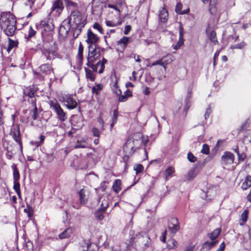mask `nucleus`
<instances>
[{
  "label": "nucleus",
  "instance_id": "nucleus-43",
  "mask_svg": "<svg viewBox=\"0 0 251 251\" xmlns=\"http://www.w3.org/2000/svg\"><path fill=\"white\" fill-rule=\"evenodd\" d=\"M244 242H248L251 241V234L250 232V228L248 227L246 232L243 235Z\"/></svg>",
  "mask_w": 251,
  "mask_h": 251
},
{
  "label": "nucleus",
  "instance_id": "nucleus-1",
  "mask_svg": "<svg viewBox=\"0 0 251 251\" xmlns=\"http://www.w3.org/2000/svg\"><path fill=\"white\" fill-rule=\"evenodd\" d=\"M0 26L7 36H13L17 28L15 16L9 12L1 13L0 15Z\"/></svg>",
  "mask_w": 251,
  "mask_h": 251
},
{
  "label": "nucleus",
  "instance_id": "nucleus-59",
  "mask_svg": "<svg viewBox=\"0 0 251 251\" xmlns=\"http://www.w3.org/2000/svg\"><path fill=\"white\" fill-rule=\"evenodd\" d=\"M183 28L181 24H180V26L179 28V38L183 39Z\"/></svg>",
  "mask_w": 251,
  "mask_h": 251
},
{
  "label": "nucleus",
  "instance_id": "nucleus-27",
  "mask_svg": "<svg viewBox=\"0 0 251 251\" xmlns=\"http://www.w3.org/2000/svg\"><path fill=\"white\" fill-rule=\"evenodd\" d=\"M159 16L160 21L164 23H165L168 16L167 10L165 8H162L159 11Z\"/></svg>",
  "mask_w": 251,
  "mask_h": 251
},
{
  "label": "nucleus",
  "instance_id": "nucleus-11",
  "mask_svg": "<svg viewBox=\"0 0 251 251\" xmlns=\"http://www.w3.org/2000/svg\"><path fill=\"white\" fill-rule=\"evenodd\" d=\"M40 27L45 31H51L54 29V26L52 22L50 20H43L40 22Z\"/></svg>",
  "mask_w": 251,
  "mask_h": 251
},
{
  "label": "nucleus",
  "instance_id": "nucleus-17",
  "mask_svg": "<svg viewBox=\"0 0 251 251\" xmlns=\"http://www.w3.org/2000/svg\"><path fill=\"white\" fill-rule=\"evenodd\" d=\"M31 106L30 108L32 109L30 110V115L33 120H36L38 119L39 114L38 113V109L35 102V100L32 99L30 100Z\"/></svg>",
  "mask_w": 251,
  "mask_h": 251
},
{
  "label": "nucleus",
  "instance_id": "nucleus-5",
  "mask_svg": "<svg viewBox=\"0 0 251 251\" xmlns=\"http://www.w3.org/2000/svg\"><path fill=\"white\" fill-rule=\"evenodd\" d=\"M72 25H85V23L81 13L79 10L72 12L68 21Z\"/></svg>",
  "mask_w": 251,
  "mask_h": 251
},
{
  "label": "nucleus",
  "instance_id": "nucleus-10",
  "mask_svg": "<svg viewBox=\"0 0 251 251\" xmlns=\"http://www.w3.org/2000/svg\"><path fill=\"white\" fill-rule=\"evenodd\" d=\"M168 228L171 231L173 235L179 229V226L177 220L176 218H172L168 224Z\"/></svg>",
  "mask_w": 251,
  "mask_h": 251
},
{
  "label": "nucleus",
  "instance_id": "nucleus-24",
  "mask_svg": "<svg viewBox=\"0 0 251 251\" xmlns=\"http://www.w3.org/2000/svg\"><path fill=\"white\" fill-rule=\"evenodd\" d=\"M204 3H206L210 1L209 11L212 14H214L216 11V0H201Z\"/></svg>",
  "mask_w": 251,
  "mask_h": 251
},
{
  "label": "nucleus",
  "instance_id": "nucleus-48",
  "mask_svg": "<svg viewBox=\"0 0 251 251\" xmlns=\"http://www.w3.org/2000/svg\"><path fill=\"white\" fill-rule=\"evenodd\" d=\"M187 158L188 160L191 162L194 163L197 161V157L195 156L193 153L191 152H189L187 154Z\"/></svg>",
  "mask_w": 251,
  "mask_h": 251
},
{
  "label": "nucleus",
  "instance_id": "nucleus-33",
  "mask_svg": "<svg viewBox=\"0 0 251 251\" xmlns=\"http://www.w3.org/2000/svg\"><path fill=\"white\" fill-rule=\"evenodd\" d=\"M121 181L120 179H116L113 184L112 187L114 192L116 193L119 192L121 190Z\"/></svg>",
  "mask_w": 251,
  "mask_h": 251
},
{
  "label": "nucleus",
  "instance_id": "nucleus-6",
  "mask_svg": "<svg viewBox=\"0 0 251 251\" xmlns=\"http://www.w3.org/2000/svg\"><path fill=\"white\" fill-rule=\"evenodd\" d=\"M10 135L12 136L14 141L18 143L20 147L22 148V135L20 132V125L19 124H16L12 126L10 130Z\"/></svg>",
  "mask_w": 251,
  "mask_h": 251
},
{
  "label": "nucleus",
  "instance_id": "nucleus-8",
  "mask_svg": "<svg viewBox=\"0 0 251 251\" xmlns=\"http://www.w3.org/2000/svg\"><path fill=\"white\" fill-rule=\"evenodd\" d=\"M134 141L128 140L126 141L123 147V151L127 156H131L135 151L134 149Z\"/></svg>",
  "mask_w": 251,
  "mask_h": 251
},
{
  "label": "nucleus",
  "instance_id": "nucleus-13",
  "mask_svg": "<svg viewBox=\"0 0 251 251\" xmlns=\"http://www.w3.org/2000/svg\"><path fill=\"white\" fill-rule=\"evenodd\" d=\"M99 38L98 36L94 34L90 29L87 32V39L86 42L89 45L96 44L98 42Z\"/></svg>",
  "mask_w": 251,
  "mask_h": 251
},
{
  "label": "nucleus",
  "instance_id": "nucleus-62",
  "mask_svg": "<svg viewBox=\"0 0 251 251\" xmlns=\"http://www.w3.org/2000/svg\"><path fill=\"white\" fill-rule=\"evenodd\" d=\"M211 108L210 106H209L206 109L205 113V119H206L208 117H209L210 113H211Z\"/></svg>",
  "mask_w": 251,
  "mask_h": 251
},
{
  "label": "nucleus",
  "instance_id": "nucleus-22",
  "mask_svg": "<svg viewBox=\"0 0 251 251\" xmlns=\"http://www.w3.org/2000/svg\"><path fill=\"white\" fill-rule=\"evenodd\" d=\"M73 233V229L72 227H69L65 229L62 232L58 235L60 239H64L71 237Z\"/></svg>",
  "mask_w": 251,
  "mask_h": 251
},
{
  "label": "nucleus",
  "instance_id": "nucleus-41",
  "mask_svg": "<svg viewBox=\"0 0 251 251\" xmlns=\"http://www.w3.org/2000/svg\"><path fill=\"white\" fill-rule=\"evenodd\" d=\"M105 24L107 26L109 27H114L122 24L121 21H118L115 22L112 21L106 20L105 21Z\"/></svg>",
  "mask_w": 251,
  "mask_h": 251
},
{
  "label": "nucleus",
  "instance_id": "nucleus-47",
  "mask_svg": "<svg viewBox=\"0 0 251 251\" xmlns=\"http://www.w3.org/2000/svg\"><path fill=\"white\" fill-rule=\"evenodd\" d=\"M134 170L136 172V174L141 173L144 169V167L141 164H136L133 167Z\"/></svg>",
  "mask_w": 251,
  "mask_h": 251
},
{
  "label": "nucleus",
  "instance_id": "nucleus-53",
  "mask_svg": "<svg viewBox=\"0 0 251 251\" xmlns=\"http://www.w3.org/2000/svg\"><path fill=\"white\" fill-rule=\"evenodd\" d=\"M18 43L17 42L12 40L11 39H9V47L8 50H11L14 47H17Z\"/></svg>",
  "mask_w": 251,
  "mask_h": 251
},
{
  "label": "nucleus",
  "instance_id": "nucleus-35",
  "mask_svg": "<svg viewBox=\"0 0 251 251\" xmlns=\"http://www.w3.org/2000/svg\"><path fill=\"white\" fill-rule=\"evenodd\" d=\"M103 88V85L101 84H98L95 86L92 87V91L93 94L98 95Z\"/></svg>",
  "mask_w": 251,
  "mask_h": 251
},
{
  "label": "nucleus",
  "instance_id": "nucleus-40",
  "mask_svg": "<svg viewBox=\"0 0 251 251\" xmlns=\"http://www.w3.org/2000/svg\"><path fill=\"white\" fill-rule=\"evenodd\" d=\"M86 76L87 79L93 81L95 80V76L93 73L90 70L85 68Z\"/></svg>",
  "mask_w": 251,
  "mask_h": 251
},
{
  "label": "nucleus",
  "instance_id": "nucleus-28",
  "mask_svg": "<svg viewBox=\"0 0 251 251\" xmlns=\"http://www.w3.org/2000/svg\"><path fill=\"white\" fill-rule=\"evenodd\" d=\"M251 186V176H247L245 181L242 184V189L244 190H247Z\"/></svg>",
  "mask_w": 251,
  "mask_h": 251
},
{
  "label": "nucleus",
  "instance_id": "nucleus-38",
  "mask_svg": "<svg viewBox=\"0 0 251 251\" xmlns=\"http://www.w3.org/2000/svg\"><path fill=\"white\" fill-rule=\"evenodd\" d=\"M24 212L27 214V216L30 218L32 216L33 214V209L31 206L29 204H26V207L24 209Z\"/></svg>",
  "mask_w": 251,
  "mask_h": 251
},
{
  "label": "nucleus",
  "instance_id": "nucleus-56",
  "mask_svg": "<svg viewBox=\"0 0 251 251\" xmlns=\"http://www.w3.org/2000/svg\"><path fill=\"white\" fill-rule=\"evenodd\" d=\"M25 4L26 5H29L30 8H32L34 5L35 0H24Z\"/></svg>",
  "mask_w": 251,
  "mask_h": 251
},
{
  "label": "nucleus",
  "instance_id": "nucleus-25",
  "mask_svg": "<svg viewBox=\"0 0 251 251\" xmlns=\"http://www.w3.org/2000/svg\"><path fill=\"white\" fill-rule=\"evenodd\" d=\"M84 25H72L71 31L73 33V36L76 38L81 33V29Z\"/></svg>",
  "mask_w": 251,
  "mask_h": 251
},
{
  "label": "nucleus",
  "instance_id": "nucleus-60",
  "mask_svg": "<svg viewBox=\"0 0 251 251\" xmlns=\"http://www.w3.org/2000/svg\"><path fill=\"white\" fill-rule=\"evenodd\" d=\"M167 230H165L162 233V235L161 236H160V240L163 242V243H165L166 242V234H167Z\"/></svg>",
  "mask_w": 251,
  "mask_h": 251
},
{
  "label": "nucleus",
  "instance_id": "nucleus-21",
  "mask_svg": "<svg viewBox=\"0 0 251 251\" xmlns=\"http://www.w3.org/2000/svg\"><path fill=\"white\" fill-rule=\"evenodd\" d=\"M65 5L67 8L72 12L78 10V4L72 0H65Z\"/></svg>",
  "mask_w": 251,
  "mask_h": 251
},
{
  "label": "nucleus",
  "instance_id": "nucleus-12",
  "mask_svg": "<svg viewBox=\"0 0 251 251\" xmlns=\"http://www.w3.org/2000/svg\"><path fill=\"white\" fill-rule=\"evenodd\" d=\"M222 161L224 164H232L234 160V156L233 153L229 151H226L221 157Z\"/></svg>",
  "mask_w": 251,
  "mask_h": 251
},
{
  "label": "nucleus",
  "instance_id": "nucleus-36",
  "mask_svg": "<svg viewBox=\"0 0 251 251\" xmlns=\"http://www.w3.org/2000/svg\"><path fill=\"white\" fill-rule=\"evenodd\" d=\"M248 211L247 210H244L241 216L240 225H243L245 222H246L248 219Z\"/></svg>",
  "mask_w": 251,
  "mask_h": 251
},
{
  "label": "nucleus",
  "instance_id": "nucleus-64",
  "mask_svg": "<svg viewBox=\"0 0 251 251\" xmlns=\"http://www.w3.org/2000/svg\"><path fill=\"white\" fill-rule=\"evenodd\" d=\"M131 27L129 25H126L125 28L124 33L125 35H127L129 31L131 30Z\"/></svg>",
  "mask_w": 251,
  "mask_h": 251
},
{
  "label": "nucleus",
  "instance_id": "nucleus-49",
  "mask_svg": "<svg viewBox=\"0 0 251 251\" xmlns=\"http://www.w3.org/2000/svg\"><path fill=\"white\" fill-rule=\"evenodd\" d=\"M184 43V39L179 38L178 41L176 43V45L174 46V49L176 50L179 49Z\"/></svg>",
  "mask_w": 251,
  "mask_h": 251
},
{
  "label": "nucleus",
  "instance_id": "nucleus-26",
  "mask_svg": "<svg viewBox=\"0 0 251 251\" xmlns=\"http://www.w3.org/2000/svg\"><path fill=\"white\" fill-rule=\"evenodd\" d=\"M88 192L84 189H81L79 192V199L81 204L85 203L88 200Z\"/></svg>",
  "mask_w": 251,
  "mask_h": 251
},
{
  "label": "nucleus",
  "instance_id": "nucleus-23",
  "mask_svg": "<svg viewBox=\"0 0 251 251\" xmlns=\"http://www.w3.org/2000/svg\"><path fill=\"white\" fill-rule=\"evenodd\" d=\"M174 59V56L170 54H169L168 55H167L166 56L162 57L161 58V60H162V66L165 69H166V66L171 63Z\"/></svg>",
  "mask_w": 251,
  "mask_h": 251
},
{
  "label": "nucleus",
  "instance_id": "nucleus-4",
  "mask_svg": "<svg viewBox=\"0 0 251 251\" xmlns=\"http://www.w3.org/2000/svg\"><path fill=\"white\" fill-rule=\"evenodd\" d=\"M50 108L56 115L57 118L61 122H64L67 119L66 113L64 111L60 104L56 100H50L49 101Z\"/></svg>",
  "mask_w": 251,
  "mask_h": 251
},
{
  "label": "nucleus",
  "instance_id": "nucleus-52",
  "mask_svg": "<svg viewBox=\"0 0 251 251\" xmlns=\"http://www.w3.org/2000/svg\"><path fill=\"white\" fill-rule=\"evenodd\" d=\"M201 152L205 154H208L209 153V146L206 144H203L201 150Z\"/></svg>",
  "mask_w": 251,
  "mask_h": 251
},
{
  "label": "nucleus",
  "instance_id": "nucleus-34",
  "mask_svg": "<svg viewBox=\"0 0 251 251\" xmlns=\"http://www.w3.org/2000/svg\"><path fill=\"white\" fill-rule=\"evenodd\" d=\"M175 173V169L172 167H168L165 171L164 173V176L165 179L167 180L168 177H171L173 174Z\"/></svg>",
  "mask_w": 251,
  "mask_h": 251
},
{
  "label": "nucleus",
  "instance_id": "nucleus-63",
  "mask_svg": "<svg viewBox=\"0 0 251 251\" xmlns=\"http://www.w3.org/2000/svg\"><path fill=\"white\" fill-rule=\"evenodd\" d=\"M239 160L241 161H243L246 157V155L244 153H239L238 155Z\"/></svg>",
  "mask_w": 251,
  "mask_h": 251
},
{
  "label": "nucleus",
  "instance_id": "nucleus-44",
  "mask_svg": "<svg viewBox=\"0 0 251 251\" xmlns=\"http://www.w3.org/2000/svg\"><path fill=\"white\" fill-rule=\"evenodd\" d=\"M108 202L107 199H103L101 201L100 204V210H101L102 212H104L106 209L108 207Z\"/></svg>",
  "mask_w": 251,
  "mask_h": 251
},
{
  "label": "nucleus",
  "instance_id": "nucleus-46",
  "mask_svg": "<svg viewBox=\"0 0 251 251\" xmlns=\"http://www.w3.org/2000/svg\"><path fill=\"white\" fill-rule=\"evenodd\" d=\"M20 185L18 181H14L13 188L18 195L19 197H20Z\"/></svg>",
  "mask_w": 251,
  "mask_h": 251
},
{
  "label": "nucleus",
  "instance_id": "nucleus-31",
  "mask_svg": "<svg viewBox=\"0 0 251 251\" xmlns=\"http://www.w3.org/2000/svg\"><path fill=\"white\" fill-rule=\"evenodd\" d=\"M83 46L82 45L81 43H80L78 49V53L77 55V58L78 60V62L80 64H82L83 60Z\"/></svg>",
  "mask_w": 251,
  "mask_h": 251
},
{
  "label": "nucleus",
  "instance_id": "nucleus-57",
  "mask_svg": "<svg viewBox=\"0 0 251 251\" xmlns=\"http://www.w3.org/2000/svg\"><path fill=\"white\" fill-rule=\"evenodd\" d=\"M245 46V43L244 42H242L236 45H233L231 47V49H241L243 48Z\"/></svg>",
  "mask_w": 251,
  "mask_h": 251
},
{
  "label": "nucleus",
  "instance_id": "nucleus-18",
  "mask_svg": "<svg viewBox=\"0 0 251 251\" xmlns=\"http://www.w3.org/2000/svg\"><path fill=\"white\" fill-rule=\"evenodd\" d=\"M107 61L104 58L102 59V61H100L97 62V64L94 65L93 64V66L95 67V68H94L93 67H91L94 71L97 72L98 71L99 73L101 74L103 73V70L104 69V64L105 63H107Z\"/></svg>",
  "mask_w": 251,
  "mask_h": 251
},
{
  "label": "nucleus",
  "instance_id": "nucleus-2",
  "mask_svg": "<svg viewBox=\"0 0 251 251\" xmlns=\"http://www.w3.org/2000/svg\"><path fill=\"white\" fill-rule=\"evenodd\" d=\"M132 245L137 251H144L150 245L151 240L148 235L144 232L136 234L132 238Z\"/></svg>",
  "mask_w": 251,
  "mask_h": 251
},
{
  "label": "nucleus",
  "instance_id": "nucleus-51",
  "mask_svg": "<svg viewBox=\"0 0 251 251\" xmlns=\"http://www.w3.org/2000/svg\"><path fill=\"white\" fill-rule=\"evenodd\" d=\"M101 210L99 209L95 214L96 218L99 220H102L103 219L104 216L102 213Z\"/></svg>",
  "mask_w": 251,
  "mask_h": 251
},
{
  "label": "nucleus",
  "instance_id": "nucleus-14",
  "mask_svg": "<svg viewBox=\"0 0 251 251\" xmlns=\"http://www.w3.org/2000/svg\"><path fill=\"white\" fill-rule=\"evenodd\" d=\"M39 69L40 72L45 75H49L51 74H53V69L50 64H44L41 65L39 67Z\"/></svg>",
  "mask_w": 251,
  "mask_h": 251
},
{
  "label": "nucleus",
  "instance_id": "nucleus-19",
  "mask_svg": "<svg viewBox=\"0 0 251 251\" xmlns=\"http://www.w3.org/2000/svg\"><path fill=\"white\" fill-rule=\"evenodd\" d=\"M42 54L48 60L54 59L57 56L55 51L50 50H44L42 51Z\"/></svg>",
  "mask_w": 251,
  "mask_h": 251
},
{
  "label": "nucleus",
  "instance_id": "nucleus-42",
  "mask_svg": "<svg viewBox=\"0 0 251 251\" xmlns=\"http://www.w3.org/2000/svg\"><path fill=\"white\" fill-rule=\"evenodd\" d=\"M191 98V90H188V93L185 100L186 106L185 109L187 110L190 106V100Z\"/></svg>",
  "mask_w": 251,
  "mask_h": 251
},
{
  "label": "nucleus",
  "instance_id": "nucleus-29",
  "mask_svg": "<svg viewBox=\"0 0 251 251\" xmlns=\"http://www.w3.org/2000/svg\"><path fill=\"white\" fill-rule=\"evenodd\" d=\"M177 242L174 239H171L168 240L167 246L168 250L164 249L162 251H168V250L173 249L177 247Z\"/></svg>",
  "mask_w": 251,
  "mask_h": 251
},
{
  "label": "nucleus",
  "instance_id": "nucleus-45",
  "mask_svg": "<svg viewBox=\"0 0 251 251\" xmlns=\"http://www.w3.org/2000/svg\"><path fill=\"white\" fill-rule=\"evenodd\" d=\"M112 89L113 92L115 93L117 96H120L122 94V92L118 86V83L117 81H116L113 84Z\"/></svg>",
  "mask_w": 251,
  "mask_h": 251
},
{
  "label": "nucleus",
  "instance_id": "nucleus-54",
  "mask_svg": "<svg viewBox=\"0 0 251 251\" xmlns=\"http://www.w3.org/2000/svg\"><path fill=\"white\" fill-rule=\"evenodd\" d=\"M250 125V121L249 119H247L244 123H243L241 126V129L243 130L246 129L248 127H249Z\"/></svg>",
  "mask_w": 251,
  "mask_h": 251
},
{
  "label": "nucleus",
  "instance_id": "nucleus-58",
  "mask_svg": "<svg viewBox=\"0 0 251 251\" xmlns=\"http://www.w3.org/2000/svg\"><path fill=\"white\" fill-rule=\"evenodd\" d=\"M86 143L85 142H81V143H77L75 145V149H78V148H86Z\"/></svg>",
  "mask_w": 251,
  "mask_h": 251
},
{
  "label": "nucleus",
  "instance_id": "nucleus-30",
  "mask_svg": "<svg viewBox=\"0 0 251 251\" xmlns=\"http://www.w3.org/2000/svg\"><path fill=\"white\" fill-rule=\"evenodd\" d=\"M207 33H208V30H207ZM207 34L209 39L214 45H217L218 43L216 33L214 31H212L209 34L207 33Z\"/></svg>",
  "mask_w": 251,
  "mask_h": 251
},
{
  "label": "nucleus",
  "instance_id": "nucleus-61",
  "mask_svg": "<svg viewBox=\"0 0 251 251\" xmlns=\"http://www.w3.org/2000/svg\"><path fill=\"white\" fill-rule=\"evenodd\" d=\"M93 27L95 29H97L100 32H102V28L98 23H95L93 25Z\"/></svg>",
  "mask_w": 251,
  "mask_h": 251
},
{
  "label": "nucleus",
  "instance_id": "nucleus-32",
  "mask_svg": "<svg viewBox=\"0 0 251 251\" xmlns=\"http://www.w3.org/2000/svg\"><path fill=\"white\" fill-rule=\"evenodd\" d=\"M221 229L220 228H217L214 230L211 233L208 234L209 237L212 240L216 239L218 236L220 234Z\"/></svg>",
  "mask_w": 251,
  "mask_h": 251
},
{
  "label": "nucleus",
  "instance_id": "nucleus-37",
  "mask_svg": "<svg viewBox=\"0 0 251 251\" xmlns=\"http://www.w3.org/2000/svg\"><path fill=\"white\" fill-rule=\"evenodd\" d=\"M218 243V241H212V242H205L202 248L206 249H209L212 247L215 246Z\"/></svg>",
  "mask_w": 251,
  "mask_h": 251
},
{
  "label": "nucleus",
  "instance_id": "nucleus-55",
  "mask_svg": "<svg viewBox=\"0 0 251 251\" xmlns=\"http://www.w3.org/2000/svg\"><path fill=\"white\" fill-rule=\"evenodd\" d=\"M92 132L93 133V135L94 136L97 137H100V130H99L98 128H97L96 127H93L92 129Z\"/></svg>",
  "mask_w": 251,
  "mask_h": 251
},
{
  "label": "nucleus",
  "instance_id": "nucleus-16",
  "mask_svg": "<svg viewBox=\"0 0 251 251\" xmlns=\"http://www.w3.org/2000/svg\"><path fill=\"white\" fill-rule=\"evenodd\" d=\"M130 38L124 36L117 42V50L123 51L126 47L127 44L129 42Z\"/></svg>",
  "mask_w": 251,
  "mask_h": 251
},
{
  "label": "nucleus",
  "instance_id": "nucleus-39",
  "mask_svg": "<svg viewBox=\"0 0 251 251\" xmlns=\"http://www.w3.org/2000/svg\"><path fill=\"white\" fill-rule=\"evenodd\" d=\"M14 181H18L20 178L19 171L16 166H13Z\"/></svg>",
  "mask_w": 251,
  "mask_h": 251
},
{
  "label": "nucleus",
  "instance_id": "nucleus-3",
  "mask_svg": "<svg viewBox=\"0 0 251 251\" xmlns=\"http://www.w3.org/2000/svg\"><path fill=\"white\" fill-rule=\"evenodd\" d=\"M87 56V63L86 65L89 67L95 68L93 66V63L97 59L100 54V48L97 44L89 45Z\"/></svg>",
  "mask_w": 251,
  "mask_h": 251
},
{
  "label": "nucleus",
  "instance_id": "nucleus-20",
  "mask_svg": "<svg viewBox=\"0 0 251 251\" xmlns=\"http://www.w3.org/2000/svg\"><path fill=\"white\" fill-rule=\"evenodd\" d=\"M72 128L75 130L81 129L84 126L82 119L80 117H76L73 120Z\"/></svg>",
  "mask_w": 251,
  "mask_h": 251
},
{
  "label": "nucleus",
  "instance_id": "nucleus-15",
  "mask_svg": "<svg viewBox=\"0 0 251 251\" xmlns=\"http://www.w3.org/2000/svg\"><path fill=\"white\" fill-rule=\"evenodd\" d=\"M72 25L68 21H64L59 29V33L62 35H67L69 31H71Z\"/></svg>",
  "mask_w": 251,
  "mask_h": 251
},
{
  "label": "nucleus",
  "instance_id": "nucleus-7",
  "mask_svg": "<svg viewBox=\"0 0 251 251\" xmlns=\"http://www.w3.org/2000/svg\"><path fill=\"white\" fill-rule=\"evenodd\" d=\"M60 101L69 109H73L76 107L77 102L70 96L64 95L61 97Z\"/></svg>",
  "mask_w": 251,
  "mask_h": 251
},
{
  "label": "nucleus",
  "instance_id": "nucleus-50",
  "mask_svg": "<svg viewBox=\"0 0 251 251\" xmlns=\"http://www.w3.org/2000/svg\"><path fill=\"white\" fill-rule=\"evenodd\" d=\"M106 187H107L106 182L105 181H103L100 183V187L98 188H96L95 190L97 191L98 190H100L101 191L104 192V191H105Z\"/></svg>",
  "mask_w": 251,
  "mask_h": 251
},
{
  "label": "nucleus",
  "instance_id": "nucleus-9",
  "mask_svg": "<svg viewBox=\"0 0 251 251\" xmlns=\"http://www.w3.org/2000/svg\"><path fill=\"white\" fill-rule=\"evenodd\" d=\"M64 8L62 0H56L52 4L51 12H54L56 15L59 14Z\"/></svg>",
  "mask_w": 251,
  "mask_h": 251
}]
</instances>
